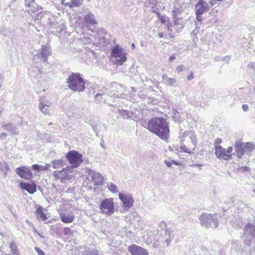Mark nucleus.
Here are the masks:
<instances>
[{"label": "nucleus", "mask_w": 255, "mask_h": 255, "mask_svg": "<svg viewBox=\"0 0 255 255\" xmlns=\"http://www.w3.org/2000/svg\"><path fill=\"white\" fill-rule=\"evenodd\" d=\"M146 128L163 140H167L169 137L168 123L163 118H154L150 119L147 123Z\"/></svg>", "instance_id": "f257e3e1"}, {"label": "nucleus", "mask_w": 255, "mask_h": 255, "mask_svg": "<svg viewBox=\"0 0 255 255\" xmlns=\"http://www.w3.org/2000/svg\"><path fill=\"white\" fill-rule=\"evenodd\" d=\"M181 150L189 154L193 153L197 142L196 135L192 131H185L181 139Z\"/></svg>", "instance_id": "f03ea898"}, {"label": "nucleus", "mask_w": 255, "mask_h": 255, "mask_svg": "<svg viewBox=\"0 0 255 255\" xmlns=\"http://www.w3.org/2000/svg\"><path fill=\"white\" fill-rule=\"evenodd\" d=\"M66 83L68 88L74 92H82L85 88L84 81L79 73H71Z\"/></svg>", "instance_id": "7ed1b4c3"}, {"label": "nucleus", "mask_w": 255, "mask_h": 255, "mask_svg": "<svg viewBox=\"0 0 255 255\" xmlns=\"http://www.w3.org/2000/svg\"><path fill=\"white\" fill-rule=\"evenodd\" d=\"M219 217L220 216L218 214L211 215L204 213L200 216L199 220L201 225L205 227L209 228L213 227L216 228L218 227Z\"/></svg>", "instance_id": "20e7f679"}, {"label": "nucleus", "mask_w": 255, "mask_h": 255, "mask_svg": "<svg viewBox=\"0 0 255 255\" xmlns=\"http://www.w3.org/2000/svg\"><path fill=\"white\" fill-rule=\"evenodd\" d=\"M127 55L124 49L119 45H116L112 49L111 56L116 58L115 63L118 65H123L127 60Z\"/></svg>", "instance_id": "39448f33"}, {"label": "nucleus", "mask_w": 255, "mask_h": 255, "mask_svg": "<svg viewBox=\"0 0 255 255\" xmlns=\"http://www.w3.org/2000/svg\"><path fill=\"white\" fill-rule=\"evenodd\" d=\"M114 207L113 199L111 198L104 199L100 204L101 213L106 216H110L114 213Z\"/></svg>", "instance_id": "423d86ee"}, {"label": "nucleus", "mask_w": 255, "mask_h": 255, "mask_svg": "<svg viewBox=\"0 0 255 255\" xmlns=\"http://www.w3.org/2000/svg\"><path fill=\"white\" fill-rule=\"evenodd\" d=\"M210 10L209 3L204 0H199L195 5V15L199 22L203 20L202 15Z\"/></svg>", "instance_id": "0eeeda50"}, {"label": "nucleus", "mask_w": 255, "mask_h": 255, "mask_svg": "<svg viewBox=\"0 0 255 255\" xmlns=\"http://www.w3.org/2000/svg\"><path fill=\"white\" fill-rule=\"evenodd\" d=\"M66 157L74 167H78L83 161L82 154L75 150L69 151Z\"/></svg>", "instance_id": "6e6552de"}, {"label": "nucleus", "mask_w": 255, "mask_h": 255, "mask_svg": "<svg viewBox=\"0 0 255 255\" xmlns=\"http://www.w3.org/2000/svg\"><path fill=\"white\" fill-rule=\"evenodd\" d=\"M119 197L122 202V207L126 210H128L132 206L134 200L131 195L119 193Z\"/></svg>", "instance_id": "1a4fd4ad"}, {"label": "nucleus", "mask_w": 255, "mask_h": 255, "mask_svg": "<svg viewBox=\"0 0 255 255\" xmlns=\"http://www.w3.org/2000/svg\"><path fill=\"white\" fill-rule=\"evenodd\" d=\"M15 172L21 178L29 180L33 178V174L30 169L27 167L21 166L17 167L15 169Z\"/></svg>", "instance_id": "9d476101"}, {"label": "nucleus", "mask_w": 255, "mask_h": 255, "mask_svg": "<svg viewBox=\"0 0 255 255\" xmlns=\"http://www.w3.org/2000/svg\"><path fill=\"white\" fill-rule=\"evenodd\" d=\"M88 173L91 176L95 185L101 186L104 184L105 179L100 173L92 169H88Z\"/></svg>", "instance_id": "9b49d317"}, {"label": "nucleus", "mask_w": 255, "mask_h": 255, "mask_svg": "<svg viewBox=\"0 0 255 255\" xmlns=\"http://www.w3.org/2000/svg\"><path fill=\"white\" fill-rule=\"evenodd\" d=\"M53 175L56 179H60L61 183H65L66 181L71 180L72 177L71 175L63 169L54 171Z\"/></svg>", "instance_id": "f8f14e48"}, {"label": "nucleus", "mask_w": 255, "mask_h": 255, "mask_svg": "<svg viewBox=\"0 0 255 255\" xmlns=\"http://www.w3.org/2000/svg\"><path fill=\"white\" fill-rule=\"evenodd\" d=\"M128 250L131 255H148V252L146 249L136 245L128 246Z\"/></svg>", "instance_id": "ddd939ff"}, {"label": "nucleus", "mask_w": 255, "mask_h": 255, "mask_svg": "<svg viewBox=\"0 0 255 255\" xmlns=\"http://www.w3.org/2000/svg\"><path fill=\"white\" fill-rule=\"evenodd\" d=\"M215 150L216 157L220 159L227 160L231 157V155L228 154L226 149L221 145H216Z\"/></svg>", "instance_id": "4468645a"}, {"label": "nucleus", "mask_w": 255, "mask_h": 255, "mask_svg": "<svg viewBox=\"0 0 255 255\" xmlns=\"http://www.w3.org/2000/svg\"><path fill=\"white\" fill-rule=\"evenodd\" d=\"M83 18L86 27H89V25H94L98 24L94 14L90 11L84 12Z\"/></svg>", "instance_id": "2eb2a0df"}, {"label": "nucleus", "mask_w": 255, "mask_h": 255, "mask_svg": "<svg viewBox=\"0 0 255 255\" xmlns=\"http://www.w3.org/2000/svg\"><path fill=\"white\" fill-rule=\"evenodd\" d=\"M39 101L38 108L39 110L45 115H49L50 110L49 107L50 106V104L42 97L39 98Z\"/></svg>", "instance_id": "dca6fc26"}, {"label": "nucleus", "mask_w": 255, "mask_h": 255, "mask_svg": "<svg viewBox=\"0 0 255 255\" xmlns=\"http://www.w3.org/2000/svg\"><path fill=\"white\" fill-rule=\"evenodd\" d=\"M59 215L61 220L65 223H72L75 220V216L72 212H61Z\"/></svg>", "instance_id": "f3484780"}, {"label": "nucleus", "mask_w": 255, "mask_h": 255, "mask_svg": "<svg viewBox=\"0 0 255 255\" xmlns=\"http://www.w3.org/2000/svg\"><path fill=\"white\" fill-rule=\"evenodd\" d=\"M173 237V231L170 228H167L165 230L164 236L163 237L164 242L166 244L167 246H168L170 244Z\"/></svg>", "instance_id": "a211bd4d"}, {"label": "nucleus", "mask_w": 255, "mask_h": 255, "mask_svg": "<svg viewBox=\"0 0 255 255\" xmlns=\"http://www.w3.org/2000/svg\"><path fill=\"white\" fill-rule=\"evenodd\" d=\"M51 55V49L48 46H42L41 49L40 56L42 60L44 62H46L48 56Z\"/></svg>", "instance_id": "6ab92c4d"}, {"label": "nucleus", "mask_w": 255, "mask_h": 255, "mask_svg": "<svg viewBox=\"0 0 255 255\" xmlns=\"http://www.w3.org/2000/svg\"><path fill=\"white\" fill-rule=\"evenodd\" d=\"M20 186L30 194H33L36 191V185L34 183L30 184L21 182L20 183Z\"/></svg>", "instance_id": "aec40b11"}, {"label": "nucleus", "mask_w": 255, "mask_h": 255, "mask_svg": "<svg viewBox=\"0 0 255 255\" xmlns=\"http://www.w3.org/2000/svg\"><path fill=\"white\" fill-rule=\"evenodd\" d=\"M234 147L238 157L239 158H242L245 152L244 145L240 142L236 141L235 142Z\"/></svg>", "instance_id": "412c9836"}, {"label": "nucleus", "mask_w": 255, "mask_h": 255, "mask_svg": "<svg viewBox=\"0 0 255 255\" xmlns=\"http://www.w3.org/2000/svg\"><path fill=\"white\" fill-rule=\"evenodd\" d=\"M2 127L12 134L17 135L18 134V128L12 123L6 124H2Z\"/></svg>", "instance_id": "4be33fe9"}, {"label": "nucleus", "mask_w": 255, "mask_h": 255, "mask_svg": "<svg viewBox=\"0 0 255 255\" xmlns=\"http://www.w3.org/2000/svg\"><path fill=\"white\" fill-rule=\"evenodd\" d=\"M35 214L37 216V219L39 220L46 221L47 219L46 215L43 212V208L41 206H38L35 211Z\"/></svg>", "instance_id": "5701e85b"}, {"label": "nucleus", "mask_w": 255, "mask_h": 255, "mask_svg": "<svg viewBox=\"0 0 255 255\" xmlns=\"http://www.w3.org/2000/svg\"><path fill=\"white\" fill-rule=\"evenodd\" d=\"M65 165V161L62 159L54 160L51 162V165L54 169L60 168Z\"/></svg>", "instance_id": "b1692460"}, {"label": "nucleus", "mask_w": 255, "mask_h": 255, "mask_svg": "<svg viewBox=\"0 0 255 255\" xmlns=\"http://www.w3.org/2000/svg\"><path fill=\"white\" fill-rule=\"evenodd\" d=\"M245 232L247 234H249L251 237H253L255 233L254 225L251 223L247 224L245 227Z\"/></svg>", "instance_id": "393cba45"}, {"label": "nucleus", "mask_w": 255, "mask_h": 255, "mask_svg": "<svg viewBox=\"0 0 255 255\" xmlns=\"http://www.w3.org/2000/svg\"><path fill=\"white\" fill-rule=\"evenodd\" d=\"M42 9V7L41 6L38 5L35 3L31 4L30 7H27L26 10L29 13H34L38 12L39 10Z\"/></svg>", "instance_id": "a878e982"}, {"label": "nucleus", "mask_w": 255, "mask_h": 255, "mask_svg": "<svg viewBox=\"0 0 255 255\" xmlns=\"http://www.w3.org/2000/svg\"><path fill=\"white\" fill-rule=\"evenodd\" d=\"M118 113L121 117L125 119H129L131 118L132 115V112L125 110H119Z\"/></svg>", "instance_id": "bb28decb"}, {"label": "nucleus", "mask_w": 255, "mask_h": 255, "mask_svg": "<svg viewBox=\"0 0 255 255\" xmlns=\"http://www.w3.org/2000/svg\"><path fill=\"white\" fill-rule=\"evenodd\" d=\"M0 169L3 172V176L6 177L7 175V172L10 170V168L7 163L6 162H1L0 161Z\"/></svg>", "instance_id": "cd10ccee"}, {"label": "nucleus", "mask_w": 255, "mask_h": 255, "mask_svg": "<svg viewBox=\"0 0 255 255\" xmlns=\"http://www.w3.org/2000/svg\"><path fill=\"white\" fill-rule=\"evenodd\" d=\"M9 248L11 255H19V251L17 249L16 245L13 242H10Z\"/></svg>", "instance_id": "c85d7f7f"}, {"label": "nucleus", "mask_w": 255, "mask_h": 255, "mask_svg": "<svg viewBox=\"0 0 255 255\" xmlns=\"http://www.w3.org/2000/svg\"><path fill=\"white\" fill-rule=\"evenodd\" d=\"M83 0H71L69 3V6L71 8L73 7H78L82 5Z\"/></svg>", "instance_id": "c756f323"}, {"label": "nucleus", "mask_w": 255, "mask_h": 255, "mask_svg": "<svg viewBox=\"0 0 255 255\" xmlns=\"http://www.w3.org/2000/svg\"><path fill=\"white\" fill-rule=\"evenodd\" d=\"M107 186L108 189L113 193H117L119 191L117 185L113 183H108Z\"/></svg>", "instance_id": "7c9ffc66"}, {"label": "nucleus", "mask_w": 255, "mask_h": 255, "mask_svg": "<svg viewBox=\"0 0 255 255\" xmlns=\"http://www.w3.org/2000/svg\"><path fill=\"white\" fill-rule=\"evenodd\" d=\"M255 148L254 144L251 142H247L244 145V148L249 151H252Z\"/></svg>", "instance_id": "2f4dec72"}, {"label": "nucleus", "mask_w": 255, "mask_h": 255, "mask_svg": "<svg viewBox=\"0 0 255 255\" xmlns=\"http://www.w3.org/2000/svg\"><path fill=\"white\" fill-rule=\"evenodd\" d=\"M112 86L113 88H116L117 89L118 91L116 92L118 94L119 93L122 92V91L121 90L122 89V87L121 85H120L119 84H118L116 82H114L112 84Z\"/></svg>", "instance_id": "473e14b6"}, {"label": "nucleus", "mask_w": 255, "mask_h": 255, "mask_svg": "<svg viewBox=\"0 0 255 255\" xmlns=\"http://www.w3.org/2000/svg\"><path fill=\"white\" fill-rule=\"evenodd\" d=\"M175 82L176 79L171 78L167 79V81H166V83L170 86H173Z\"/></svg>", "instance_id": "72a5a7b5"}, {"label": "nucleus", "mask_w": 255, "mask_h": 255, "mask_svg": "<svg viewBox=\"0 0 255 255\" xmlns=\"http://www.w3.org/2000/svg\"><path fill=\"white\" fill-rule=\"evenodd\" d=\"M180 13V10L178 8H174L172 11L173 19L176 18V17Z\"/></svg>", "instance_id": "f704fd0d"}, {"label": "nucleus", "mask_w": 255, "mask_h": 255, "mask_svg": "<svg viewBox=\"0 0 255 255\" xmlns=\"http://www.w3.org/2000/svg\"><path fill=\"white\" fill-rule=\"evenodd\" d=\"M95 98L97 103H99L101 102V99H102V94L101 93L97 94L95 96Z\"/></svg>", "instance_id": "c9c22d12"}, {"label": "nucleus", "mask_w": 255, "mask_h": 255, "mask_svg": "<svg viewBox=\"0 0 255 255\" xmlns=\"http://www.w3.org/2000/svg\"><path fill=\"white\" fill-rule=\"evenodd\" d=\"M63 233L65 235H69L72 233V231L69 228L66 227L63 229Z\"/></svg>", "instance_id": "e433bc0d"}, {"label": "nucleus", "mask_w": 255, "mask_h": 255, "mask_svg": "<svg viewBox=\"0 0 255 255\" xmlns=\"http://www.w3.org/2000/svg\"><path fill=\"white\" fill-rule=\"evenodd\" d=\"M74 168L72 166H67L65 168H63L62 169L65 170V171H67L69 173L72 172V170Z\"/></svg>", "instance_id": "4c0bfd02"}, {"label": "nucleus", "mask_w": 255, "mask_h": 255, "mask_svg": "<svg viewBox=\"0 0 255 255\" xmlns=\"http://www.w3.org/2000/svg\"><path fill=\"white\" fill-rule=\"evenodd\" d=\"M34 249L36 251L38 255H45L44 252L39 248L35 247Z\"/></svg>", "instance_id": "58836bf2"}, {"label": "nucleus", "mask_w": 255, "mask_h": 255, "mask_svg": "<svg viewBox=\"0 0 255 255\" xmlns=\"http://www.w3.org/2000/svg\"><path fill=\"white\" fill-rule=\"evenodd\" d=\"M34 0H25V6L26 7H30L31 3L33 4L34 3Z\"/></svg>", "instance_id": "ea45409f"}, {"label": "nucleus", "mask_w": 255, "mask_h": 255, "mask_svg": "<svg viewBox=\"0 0 255 255\" xmlns=\"http://www.w3.org/2000/svg\"><path fill=\"white\" fill-rule=\"evenodd\" d=\"M158 17L161 23H164L165 22V19L164 16L161 15L159 13H158Z\"/></svg>", "instance_id": "a19ab883"}, {"label": "nucleus", "mask_w": 255, "mask_h": 255, "mask_svg": "<svg viewBox=\"0 0 255 255\" xmlns=\"http://www.w3.org/2000/svg\"><path fill=\"white\" fill-rule=\"evenodd\" d=\"M222 142V139L221 138H216L214 141V145L215 147H216V145H220L219 144Z\"/></svg>", "instance_id": "79ce46f5"}, {"label": "nucleus", "mask_w": 255, "mask_h": 255, "mask_svg": "<svg viewBox=\"0 0 255 255\" xmlns=\"http://www.w3.org/2000/svg\"><path fill=\"white\" fill-rule=\"evenodd\" d=\"M184 69V66L182 65H178L176 69V70L177 72L179 73L182 71Z\"/></svg>", "instance_id": "37998d69"}, {"label": "nucleus", "mask_w": 255, "mask_h": 255, "mask_svg": "<svg viewBox=\"0 0 255 255\" xmlns=\"http://www.w3.org/2000/svg\"><path fill=\"white\" fill-rule=\"evenodd\" d=\"M32 168L33 170L39 171V165L38 164L32 165Z\"/></svg>", "instance_id": "c03bdc74"}, {"label": "nucleus", "mask_w": 255, "mask_h": 255, "mask_svg": "<svg viewBox=\"0 0 255 255\" xmlns=\"http://www.w3.org/2000/svg\"><path fill=\"white\" fill-rule=\"evenodd\" d=\"M164 163L166 164V165L168 167H170L172 164L171 160H164Z\"/></svg>", "instance_id": "a18cd8bd"}, {"label": "nucleus", "mask_w": 255, "mask_h": 255, "mask_svg": "<svg viewBox=\"0 0 255 255\" xmlns=\"http://www.w3.org/2000/svg\"><path fill=\"white\" fill-rule=\"evenodd\" d=\"M239 170H243V171H247L250 169L249 167L247 166H241L239 168Z\"/></svg>", "instance_id": "49530a36"}, {"label": "nucleus", "mask_w": 255, "mask_h": 255, "mask_svg": "<svg viewBox=\"0 0 255 255\" xmlns=\"http://www.w3.org/2000/svg\"><path fill=\"white\" fill-rule=\"evenodd\" d=\"M87 254L88 255H98V254L95 251H87Z\"/></svg>", "instance_id": "de8ad7c7"}, {"label": "nucleus", "mask_w": 255, "mask_h": 255, "mask_svg": "<svg viewBox=\"0 0 255 255\" xmlns=\"http://www.w3.org/2000/svg\"><path fill=\"white\" fill-rule=\"evenodd\" d=\"M194 78V75L193 72H191L190 74L188 76L187 79L188 80H191Z\"/></svg>", "instance_id": "09e8293b"}, {"label": "nucleus", "mask_w": 255, "mask_h": 255, "mask_svg": "<svg viewBox=\"0 0 255 255\" xmlns=\"http://www.w3.org/2000/svg\"><path fill=\"white\" fill-rule=\"evenodd\" d=\"M199 32V30L197 29V28L196 27L195 29H194L192 32H191V34L192 35H193L194 36H195Z\"/></svg>", "instance_id": "8fccbe9b"}, {"label": "nucleus", "mask_w": 255, "mask_h": 255, "mask_svg": "<svg viewBox=\"0 0 255 255\" xmlns=\"http://www.w3.org/2000/svg\"><path fill=\"white\" fill-rule=\"evenodd\" d=\"M232 151H233V147H232V146L228 147L227 149H226L227 153L229 154H230V153L232 152Z\"/></svg>", "instance_id": "3c124183"}, {"label": "nucleus", "mask_w": 255, "mask_h": 255, "mask_svg": "<svg viewBox=\"0 0 255 255\" xmlns=\"http://www.w3.org/2000/svg\"><path fill=\"white\" fill-rule=\"evenodd\" d=\"M242 109L244 111H247L249 110V107L246 104H244L242 105Z\"/></svg>", "instance_id": "603ef678"}, {"label": "nucleus", "mask_w": 255, "mask_h": 255, "mask_svg": "<svg viewBox=\"0 0 255 255\" xmlns=\"http://www.w3.org/2000/svg\"><path fill=\"white\" fill-rule=\"evenodd\" d=\"M176 58V56L175 54H172L171 55L169 58V60L170 61V62H172Z\"/></svg>", "instance_id": "864d4df0"}, {"label": "nucleus", "mask_w": 255, "mask_h": 255, "mask_svg": "<svg viewBox=\"0 0 255 255\" xmlns=\"http://www.w3.org/2000/svg\"><path fill=\"white\" fill-rule=\"evenodd\" d=\"M248 67L254 69L255 67V63L253 62H251L248 64Z\"/></svg>", "instance_id": "5fc2aeb1"}, {"label": "nucleus", "mask_w": 255, "mask_h": 255, "mask_svg": "<svg viewBox=\"0 0 255 255\" xmlns=\"http://www.w3.org/2000/svg\"><path fill=\"white\" fill-rule=\"evenodd\" d=\"M25 222H26V224H27L29 226H30V227H32V226H33V224H32L30 221H29V220H26Z\"/></svg>", "instance_id": "6e6d98bb"}, {"label": "nucleus", "mask_w": 255, "mask_h": 255, "mask_svg": "<svg viewBox=\"0 0 255 255\" xmlns=\"http://www.w3.org/2000/svg\"><path fill=\"white\" fill-rule=\"evenodd\" d=\"M217 1H218L217 0H212L210 1L211 5V6L214 5L216 3Z\"/></svg>", "instance_id": "4d7b16f0"}, {"label": "nucleus", "mask_w": 255, "mask_h": 255, "mask_svg": "<svg viewBox=\"0 0 255 255\" xmlns=\"http://www.w3.org/2000/svg\"><path fill=\"white\" fill-rule=\"evenodd\" d=\"M169 78L167 77V76L165 74H163L162 75V79L164 80L165 82L166 83V81H167V79H168Z\"/></svg>", "instance_id": "13d9d810"}, {"label": "nucleus", "mask_w": 255, "mask_h": 255, "mask_svg": "<svg viewBox=\"0 0 255 255\" xmlns=\"http://www.w3.org/2000/svg\"><path fill=\"white\" fill-rule=\"evenodd\" d=\"M44 170H45V168H44V165H39V171Z\"/></svg>", "instance_id": "bf43d9fd"}, {"label": "nucleus", "mask_w": 255, "mask_h": 255, "mask_svg": "<svg viewBox=\"0 0 255 255\" xmlns=\"http://www.w3.org/2000/svg\"><path fill=\"white\" fill-rule=\"evenodd\" d=\"M44 168H45V170H47L50 168V167L51 166V165L49 164H46L45 165H44Z\"/></svg>", "instance_id": "052dcab7"}, {"label": "nucleus", "mask_w": 255, "mask_h": 255, "mask_svg": "<svg viewBox=\"0 0 255 255\" xmlns=\"http://www.w3.org/2000/svg\"><path fill=\"white\" fill-rule=\"evenodd\" d=\"M171 162H172V164L176 165H178L180 164V163L179 162H178L174 160H172Z\"/></svg>", "instance_id": "680f3d73"}, {"label": "nucleus", "mask_w": 255, "mask_h": 255, "mask_svg": "<svg viewBox=\"0 0 255 255\" xmlns=\"http://www.w3.org/2000/svg\"><path fill=\"white\" fill-rule=\"evenodd\" d=\"M202 166V165L199 164H197V163L194 164L192 165V166L196 167H200V166Z\"/></svg>", "instance_id": "e2e57ef3"}, {"label": "nucleus", "mask_w": 255, "mask_h": 255, "mask_svg": "<svg viewBox=\"0 0 255 255\" xmlns=\"http://www.w3.org/2000/svg\"><path fill=\"white\" fill-rule=\"evenodd\" d=\"M1 135L4 137H6L7 136V133L5 132H3L1 134Z\"/></svg>", "instance_id": "0e129e2a"}, {"label": "nucleus", "mask_w": 255, "mask_h": 255, "mask_svg": "<svg viewBox=\"0 0 255 255\" xmlns=\"http://www.w3.org/2000/svg\"><path fill=\"white\" fill-rule=\"evenodd\" d=\"M158 36H159V37L160 38H162V37H163V34H162V33H159L158 34Z\"/></svg>", "instance_id": "69168bd1"}, {"label": "nucleus", "mask_w": 255, "mask_h": 255, "mask_svg": "<svg viewBox=\"0 0 255 255\" xmlns=\"http://www.w3.org/2000/svg\"><path fill=\"white\" fill-rule=\"evenodd\" d=\"M214 60L215 61H219V57H215Z\"/></svg>", "instance_id": "338daca9"}, {"label": "nucleus", "mask_w": 255, "mask_h": 255, "mask_svg": "<svg viewBox=\"0 0 255 255\" xmlns=\"http://www.w3.org/2000/svg\"><path fill=\"white\" fill-rule=\"evenodd\" d=\"M131 47H132V49H134V48H135V45H134V43H132V44H131Z\"/></svg>", "instance_id": "774afa93"}]
</instances>
